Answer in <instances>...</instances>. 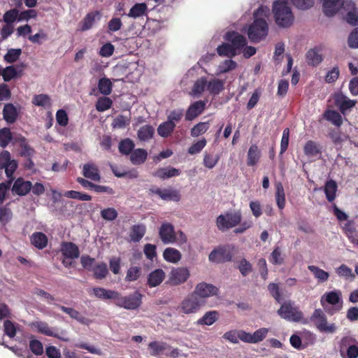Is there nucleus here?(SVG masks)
<instances>
[{
	"mask_svg": "<svg viewBox=\"0 0 358 358\" xmlns=\"http://www.w3.org/2000/svg\"><path fill=\"white\" fill-rule=\"evenodd\" d=\"M146 231V227L144 224H135L131 228L129 236L131 240L137 243L144 236Z\"/></svg>",
	"mask_w": 358,
	"mask_h": 358,
	"instance_id": "31",
	"label": "nucleus"
},
{
	"mask_svg": "<svg viewBox=\"0 0 358 358\" xmlns=\"http://www.w3.org/2000/svg\"><path fill=\"white\" fill-rule=\"evenodd\" d=\"M98 88L102 94L107 96L112 92L113 84L110 79L107 78H102L99 80Z\"/></svg>",
	"mask_w": 358,
	"mask_h": 358,
	"instance_id": "43",
	"label": "nucleus"
},
{
	"mask_svg": "<svg viewBox=\"0 0 358 358\" xmlns=\"http://www.w3.org/2000/svg\"><path fill=\"white\" fill-rule=\"evenodd\" d=\"M31 102L34 106H42L45 108H50L52 105L50 96L44 94L34 95L32 98Z\"/></svg>",
	"mask_w": 358,
	"mask_h": 358,
	"instance_id": "38",
	"label": "nucleus"
},
{
	"mask_svg": "<svg viewBox=\"0 0 358 358\" xmlns=\"http://www.w3.org/2000/svg\"><path fill=\"white\" fill-rule=\"evenodd\" d=\"M206 143L207 141L204 138H203L201 140H199L196 143H193L188 148V153L190 155L199 153L203 150V148L206 145Z\"/></svg>",
	"mask_w": 358,
	"mask_h": 358,
	"instance_id": "62",
	"label": "nucleus"
},
{
	"mask_svg": "<svg viewBox=\"0 0 358 358\" xmlns=\"http://www.w3.org/2000/svg\"><path fill=\"white\" fill-rule=\"evenodd\" d=\"M206 108V102L204 101H196L192 103L187 110L185 114V120L191 121L201 115Z\"/></svg>",
	"mask_w": 358,
	"mask_h": 358,
	"instance_id": "17",
	"label": "nucleus"
},
{
	"mask_svg": "<svg viewBox=\"0 0 358 358\" xmlns=\"http://www.w3.org/2000/svg\"><path fill=\"white\" fill-rule=\"evenodd\" d=\"M32 188V183L25 180L23 178H17L13 182L11 188L13 194L20 196L28 194Z\"/></svg>",
	"mask_w": 358,
	"mask_h": 358,
	"instance_id": "14",
	"label": "nucleus"
},
{
	"mask_svg": "<svg viewBox=\"0 0 358 358\" xmlns=\"http://www.w3.org/2000/svg\"><path fill=\"white\" fill-rule=\"evenodd\" d=\"M149 195L157 194L162 200L179 201L180 200V194L178 190L172 188L160 189L152 187L148 190Z\"/></svg>",
	"mask_w": 358,
	"mask_h": 358,
	"instance_id": "10",
	"label": "nucleus"
},
{
	"mask_svg": "<svg viewBox=\"0 0 358 358\" xmlns=\"http://www.w3.org/2000/svg\"><path fill=\"white\" fill-rule=\"evenodd\" d=\"M31 243L39 250L45 248L48 245V237L43 232H34L30 237Z\"/></svg>",
	"mask_w": 358,
	"mask_h": 358,
	"instance_id": "25",
	"label": "nucleus"
},
{
	"mask_svg": "<svg viewBox=\"0 0 358 358\" xmlns=\"http://www.w3.org/2000/svg\"><path fill=\"white\" fill-rule=\"evenodd\" d=\"M83 175L86 178L95 182L101 180V175L98 166L93 163H87L83 165Z\"/></svg>",
	"mask_w": 358,
	"mask_h": 358,
	"instance_id": "20",
	"label": "nucleus"
},
{
	"mask_svg": "<svg viewBox=\"0 0 358 358\" xmlns=\"http://www.w3.org/2000/svg\"><path fill=\"white\" fill-rule=\"evenodd\" d=\"M219 159L220 157L218 155L213 156L210 154L206 153L203 155V164L206 168L211 169L216 166Z\"/></svg>",
	"mask_w": 358,
	"mask_h": 358,
	"instance_id": "59",
	"label": "nucleus"
},
{
	"mask_svg": "<svg viewBox=\"0 0 358 358\" xmlns=\"http://www.w3.org/2000/svg\"><path fill=\"white\" fill-rule=\"evenodd\" d=\"M64 196L68 198L74 199L79 201H89L92 200V196L90 195L75 190H69L66 192L64 193Z\"/></svg>",
	"mask_w": 358,
	"mask_h": 358,
	"instance_id": "53",
	"label": "nucleus"
},
{
	"mask_svg": "<svg viewBox=\"0 0 358 358\" xmlns=\"http://www.w3.org/2000/svg\"><path fill=\"white\" fill-rule=\"evenodd\" d=\"M289 128H285L283 130L282 136L280 141V150L279 153V157H282L284 152H286V150L288 148L289 145Z\"/></svg>",
	"mask_w": 358,
	"mask_h": 358,
	"instance_id": "56",
	"label": "nucleus"
},
{
	"mask_svg": "<svg viewBox=\"0 0 358 358\" xmlns=\"http://www.w3.org/2000/svg\"><path fill=\"white\" fill-rule=\"evenodd\" d=\"M219 289L215 285L205 282L197 284L193 292L202 299L217 295Z\"/></svg>",
	"mask_w": 358,
	"mask_h": 358,
	"instance_id": "13",
	"label": "nucleus"
},
{
	"mask_svg": "<svg viewBox=\"0 0 358 358\" xmlns=\"http://www.w3.org/2000/svg\"><path fill=\"white\" fill-rule=\"evenodd\" d=\"M269 262L274 265H281L284 263V257L280 247H275L271 253Z\"/></svg>",
	"mask_w": 358,
	"mask_h": 358,
	"instance_id": "49",
	"label": "nucleus"
},
{
	"mask_svg": "<svg viewBox=\"0 0 358 358\" xmlns=\"http://www.w3.org/2000/svg\"><path fill=\"white\" fill-rule=\"evenodd\" d=\"M324 299L331 305H336L341 300V294L335 291L326 292L322 297L321 301L322 302Z\"/></svg>",
	"mask_w": 358,
	"mask_h": 358,
	"instance_id": "51",
	"label": "nucleus"
},
{
	"mask_svg": "<svg viewBox=\"0 0 358 358\" xmlns=\"http://www.w3.org/2000/svg\"><path fill=\"white\" fill-rule=\"evenodd\" d=\"M343 0H323V12L328 17L334 16L343 5Z\"/></svg>",
	"mask_w": 358,
	"mask_h": 358,
	"instance_id": "21",
	"label": "nucleus"
},
{
	"mask_svg": "<svg viewBox=\"0 0 358 358\" xmlns=\"http://www.w3.org/2000/svg\"><path fill=\"white\" fill-rule=\"evenodd\" d=\"M225 39L231 43L237 52L247 45L245 37L236 31L227 32L225 36Z\"/></svg>",
	"mask_w": 358,
	"mask_h": 358,
	"instance_id": "15",
	"label": "nucleus"
},
{
	"mask_svg": "<svg viewBox=\"0 0 358 358\" xmlns=\"http://www.w3.org/2000/svg\"><path fill=\"white\" fill-rule=\"evenodd\" d=\"M22 69L17 71L16 69L13 66H9L3 69L2 76L6 82L10 81L11 79L20 77L22 74Z\"/></svg>",
	"mask_w": 358,
	"mask_h": 358,
	"instance_id": "44",
	"label": "nucleus"
},
{
	"mask_svg": "<svg viewBox=\"0 0 358 358\" xmlns=\"http://www.w3.org/2000/svg\"><path fill=\"white\" fill-rule=\"evenodd\" d=\"M148 157V152L143 148L134 150L130 154V161L134 165L143 164Z\"/></svg>",
	"mask_w": 358,
	"mask_h": 358,
	"instance_id": "26",
	"label": "nucleus"
},
{
	"mask_svg": "<svg viewBox=\"0 0 358 358\" xmlns=\"http://www.w3.org/2000/svg\"><path fill=\"white\" fill-rule=\"evenodd\" d=\"M275 199L278 207L282 210L285 206V194L282 184L279 183L276 187Z\"/></svg>",
	"mask_w": 358,
	"mask_h": 358,
	"instance_id": "52",
	"label": "nucleus"
},
{
	"mask_svg": "<svg viewBox=\"0 0 358 358\" xmlns=\"http://www.w3.org/2000/svg\"><path fill=\"white\" fill-rule=\"evenodd\" d=\"M205 303L206 300L199 297L192 292L184 298L179 308L184 314H192L197 313Z\"/></svg>",
	"mask_w": 358,
	"mask_h": 358,
	"instance_id": "4",
	"label": "nucleus"
},
{
	"mask_svg": "<svg viewBox=\"0 0 358 358\" xmlns=\"http://www.w3.org/2000/svg\"><path fill=\"white\" fill-rule=\"evenodd\" d=\"M264 12V9L260 7L254 13L255 20L248 30V38L252 43H259L268 34V26L266 20L259 17Z\"/></svg>",
	"mask_w": 358,
	"mask_h": 358,
	"instance_id": "2",
	"label": "nucleus"
},
{
	"mask_svg": "<svg viewBox=\"0 0 358 358\" xmlns=\"http://www.w3.org/2000/svg\"><path fill=\"white\" fill-rule=\"evenodd\" d=\"M117 211L114 208H107L101 211V217L107 221H113L117 217Z\"/></svg>",
	"mask_w": 358,
	"mask_h": 358,
	"instance_id": "63",
	"label": "nucleus"
},
{
	"mask_svg": "<svg viewBox=\"0 0 358 358\" xmlns=\"http://www.w3.org/2000/svg\"><path fill=\"white\" fill-rule=\"evenodd\" d=\"M232 257L233 248L229 245L219 246L215 248L208 256L210 262L217 264L231 262Z\"/></svg>",
	"mask_w": 358,
	"mask_h": 358,
	"instance_id": "7",
	"label": "nucleus"
},
{
	"mask_svg": "<svg viewBox=\"0 0 358 358\" xmlns=\"http://www.w3.org/2000/svg\"><path fill=\"white\" fill-rule=\"evenodd\" d=\"M218 319V313L215 310L208 311L198 320L197 324L200 325H212Z\"/></svg>",
	"mask_w": 358,
	"mask_h": 358,
	"instance_id": "37",
	"label": "nucleus"
},
{
	"mask_svg": "<svg viewBox=\"0 0 358 358\" xmlns=\"http://www.w3.org/2000/svg\"><path fill=\"white\" fill-rule=\"evenodd\" d=\"M315 325L322 333L332 334L336 330V324L329 323L326 315L320 309L315 310Z\"/></svg>",
	"mask_w": 358,
	"mask_h": 358,
	"instance_id": "8",
	"label": "nucleus"
},
{
	"mask_svg": "<svg viewBox=\"0 0 358 358\" xmlns=\"http://www.w3.org/2000/svg\"><path fill=\"white\" fill-rule=\"evenodd\" d=\"M175 127V122L167 120L159 125L157 128L158 134L162 137L166 138L172 134Z\"/></svg>",
	"mask_w": 358,
	"mask_h": 358,
	"instance_id": "35",
	"label": "nucleus"
},
{
	"mask_svg": "<svg viewBox=\"0 0 358 358\" xmlns=\"http://www.w3.org/2000/svg\"><path fill=\"white\" fill-rule=\"evenodd\" d=\"M94 276L96 279H103L106 277L108 273V270L107 268V265L106 263L102 262L98 265H96L94 269Z\"/></svg>",
	"mask_w": 358,
	"mask_h": 358,
	"instance_id": "54",
	"label": "nucleus"
},
{
	"mask_svg": "<svg viewBox=\"0 0 358 358\" xmlns=\"http://www.w3.org/2000/svg\"><path fill=\"white\" fill-rule=\"evenodd\" d=\"M224 80L213 79L207 82V90L210 94L217 95L224 90Z\"/></svg>",
	"mask_w": 358,
	"mask_h": 358,
	"instance_id": "32",
	"label": "nucleus"
},
{
	"mask_svg": "<svg viewBox=\"0 0 358 358\" xmlns=\"http://www.w3.org/2000/svg\"><path fill=\"white\" fill-rule=\"evenodd\" d=\"M93 293L96 297L103 300L113 299L115 301L117 295V291L106 289L102 287L93 288Z\"/></svg>",
	"mask_w": 358,
	"mask_h": 358,
	"instance_id": "30",
	"label": "nucleus"
},
{
	"mask_svg": "<svg viewBox=\"0 0 358 358\" xmlns=\"http://www.w3.org/2000/svg\"><path fill=\"white\" fill-rule=\"evenodd\" d=\"M30 350L36 355H41L43 353V345L42 343L36 339H31L29 345Z\"/></svg>",
	"mask_w": 358,
	"mask_h": 358,
	"instance_id": "61",
	"label": "nucleus"
},
{
	"mask_svg": "<svg viewBox=\"0 0 358 358\" xmlns=\"http://www.w3.org/2000/svg\"><path fill=\"white\" fill-rule=\"evenodd\" d=\"M34 326L37 329V331L42 334L57 338H60L58 329L50 327L45 322H36L34 323Z\"/></svg>",
	"mask_w": 358,
	"mask_h": 358,
	"instance_id": "23",
	"label": "nucleus"
},
{
	"mask_svg": "<svg viewBox=\"0 0 358 358\" xmlns=\"http://www.w3.org/2000/svg\"><path fill=\"white\" fill-rule=\"evenodd\" d=\"M181 171L174 167L167 166L157 169L153 173V176L162 180H166L172 177L178 176Z\"/></svg>",
	"mask_w": 358,
	"mask_h": 358,
	"instance_id": "22",
	"label": "nucleus"
},
{
	"mask_svg": "<svg viewBox=\"0 0 358 358\" xmlns=\"http://www.w3.org/2000/svg\"><path fill=\"white\" fill-rule=\"evenodd\" d=\"M3 119L8 123H13L16 121L18 113L13 103H6L3 110Z\"/></svg>",
	"mask_w": 358,
	"mask_h": 358,
	"instance_id": "27",
	"label": "nucleus"
},
{
	"mask_svg": "<svg viewBox=\"0 0 358 358\" xmlns=\"http://www.w3.org/2000/svg\"><path fill=\"white\" fill-rule=\"evenodd\" d=\"M345 20L351 25H358V8H355L348 12L345 15Z\"/></svg>",
	"mask_w": 358,
	"mask_h": 358,
	"instance_id": "64",
	"label": "nucleus"
},
{
	"mask_svg": "<svg viewBox=\"0 0 358 358\" xmlns=\"http://www.w3.org/2000/svg\"><path fill=\"white\" fill-rule=\"evenodd\" d=\"M155 129L152 126L146 124L142 126L138 131L137 136L140 141H148L153 137Z\"/></svg>",
	"mask_w": 358,
	"mask_h": 358,
	"instance_id": "34",
	"label": "nucleus"
},
{
	"mask_svg": "<svg viewBox=\"0 0 358 358\" xmlns=\"http://www.w3.org/2000/svg\"><path fill=\"white\" fill-rule=\"evenodd\" d=\"M62 255L67 259H77L80 256L78 247L73 242H62L61 244Z\"/></svg>",
	"mask_w": 358,
	"mask_h": 358,
	"instance_id": "19",
	"label": "nucleus"
},
{
	"mask_svg": "<svg viewBox=\"0 0 358 358\" xmlns=\"http://www.w3.org/2000/svg\"><path fill=\"white\" fill-rule=\"evenodd\" d=\"M261 157L260 150L256 144L252 145L248 152L247 164L249 166L256 165L259 161Z\"/></svg>",
	"mask_w": 358,
	"mask_h": 358,
	"instance_id": "28",
	"label": "nucleus"
},
{
	"mask_svg": "<svg viewBox=\"0 0 358 358\" xmlns=\"http://www.w3.org/2000/svg\"><path fill=\"white\" fill-rule=\"evenodd\" d=\"M22 54V50L20 48L17 49H9L7 52V53L4 56V59L8 63H13L16 62L20 56Z\"/></svg>",
	"mask_w": 358,
	"mask_h": 358,
	"instance_id": "57",
	"label": "nucleus"
},
{
	"mask_svg": "<svg viewBox=\"0 0 358 358\" xmlns=\"http://www.w3.org/2000/svg\"><path fill=\"white\" fill-rule=\"evenodd\" d=\"M268 333V329L262 327L253 334L243 330H230L224 333L223 338L231 343H238V341L247 343H258L264 341Z\"/></svg>",
	"mask_w": 358,
	"mask_h": 358,
	"instance_id": "1",
	"label": "nucleus"
},
{
	"mask_svg": "<svg viewBox=\"0 0 358 358\" xmlns=\"http://www.w3.org/2000/svg\"><path fill=\"white\" fill-rule=\"evenodd\" d=\"M304 155L302 156L301 162L303 163V170L309 182H313L310 178V172L312 170L311 162L313 157V141H308L303 148Z\"/></svg>",
	"mask_w": 358,
	"mask_h": 358,
	"instance_id": "11",
	"label": "nucleus"
},
{
	"mask_svg": "<svg viewBox=\"0 0 358 358\" xmlns=\"http://www.w3.org/2000/svg\"><path fill=\"white\" fill-rule=\"evenodd\" d=\"M135 144L130 138H125L119 143L118 149L121 154L124 155H130L134 150Z\"/></svg>",
	"mask_w": 358,
	"mask_h": 358,
	"instance_id": "40",
	"label": "nucleus"
},
{
	"mask_svg": "<svg viewBox=\"0 0 358 358\" xmlns=\"http://www.w3.org/2000/svg\"><path fill=\"white\" fill-rule=\"evenodd\" d=\"M142 299L143 294L138 291L127 296H122L117 292L114 303L117 306L127 310H136L141 306Z\"/></svg>",
	"mask_w": 358,
	"mask_h": 358,
	"instance_id": "3",
	"label": "nucleus"
},
{
	"mask_svg": "<svg viewBox=\"0 0 358 358\" xmlns=\"http://www.w3.org/2000/svg\"><path fill=\"white\" fill-rule=\"evenodd\" d=\"M217 52L220 56H227L229 57H235L238 53L233 48L231 43H224L217 48Z\"/></svg>",
	"mask_w": 358,
	"mask_h": 358,
	"instance_id": "39",
	"label": "nucleus"
},
{
	"mask_svg": "<svg viewBox=\"0 0 358 358\" xmlns=\"http://www.w3.org/2000/svg\"><path fill=\"white\" fill-rule=\"evenodd\" d=\"M101 14L98 10L88 13L79 23L78 31H85L92 29L96 20H99Z\"/></svg>",
	"mask_w": 358,
	"mask_h": 358,
	"instance_id": "16",
	"label": "nucleus"
},
{
	"mask_svg": "<svg viewBox=\"0 0 358 358\" xmlns=\"http://www.w3.org/2000/svg\"><path fill=\"white\" fill-rule=\"evenodd\" d=\"M141 267L131 266L127 271L125 281L130 282L137 280L141 277Z\"/></svg>",
	"mask_w": 358,
	"mask_h": 358,
	"instance_id": "48",
	"label": "nucleus"
},
{
	"mask_svg": "<svg viewBox=\"0 0 358 358\" xmlns=\"http://www.w3.org/2000/svg\"><path fill=\"white\" fill-rule=\"evenodd\" d=\"M334 103L337 106L342 114L353 108L356 104V101L348 99L343 94H336L334 96Z\"/></svg>",
	"mask_w": 358,
	"mask_h": 358,
	"instance_id": "18",
	"label": "nucleus"
},
{
	"mask_svg": "<svg viewBox=\"0 0 358 358\" xmlns=\"http://www.w3.org/2000/svg\"><path fill=\"white\" fill-rule=\"evenodd\" d=\"M147 10V6L145 3H138L134 4L129 10L127 15L130 17L137 18L143 16Z\"/></svg>",
	"mask_w": 358,
	"mask_h": 358,
	"instance_id": "42",
	"label": "nucleus"
},
{
	"mask_svg": "<svg viewBox=\"0 0 358 358\" xmlns=\"http://www.w3.org/2000/svg\"><path fill=\"white\" fill-rule=\"evenodd\" d=\"M165 278V272L161 268L152 271L148 277V285L150 287L159 285Z\"/></svg>",
	"mask_w": 358,
	"mask_h": 358,
	"instance_id": "24",
	"label": "nucleus"
},
{
	"mask_svg": "<svg viewBox=\"0 0 358 358\" xmlns=\"http://www.w3.org/2000/svg\"><path fill=\"white\" fill-rule=\"evenodd\" d=\"M18 18L19 10L17 8H13L6 11L3 16V20L6 24H12Z\"/></svg>",
	"mask_w": 358,
	"mask_h": 358,
	"instance_id": "58",
	"label": "nucleus"
},
{
	"mask_svg": "<svg viewBox=\"0 0 358 358\" xmlns=\"http://www.w3.org/2000/svg\"><path fill=\"white\" fill-rule=\"evenodd\" d=\"M325 118L334 124L335 126L339 127L343 124V118L341 115L335 110H327L324 114Z\"/></svg>",
	"mask_w": 358,
	"mask_h": 358,
	"instance_id": "46",
	"label": "nucleus"
},
{
	"mask_svg": "<svg viewBox=\"0 0 358 358\" xmlns=\"http://www.w3.org/2000/svg\"><path fill=\"white\" fill-rule=\"evenodd\" d=\"M113 104L112 100L107 96H102L98 99L96 103V108L99 112L109 109Z\"/></svg>",
	"mask_w": 358,
	"mask_h": 358,
	"instance_id": "55",
	"label": "nucleus"
},
{
	"mask_svg": "<svg viewBox=\"0 0 358 358\" xmlns=\"http://www.w3.org/2000/svg\"><path fill=\"white\" fill-rule=\"evenodd\" d=\"M167 346L168 345L164 342L152 341L148 344L150 354L153 357H160Z\"/></svg>",
	"mask_w": 358,
	"mask_h": 358,
	"instance_id": "33",
	"label": "nucleus"
},
{
	"mask_svg": "<svg viewBox=\"0 0 358 358\" xmlns=\"http://www.w3.org/2000/svg\"><path fill=\"white\" fill-rule=\"evenodd\" d=\"M17 166V162L15 159H11L6 167L4 168L6 176L8 178L7 187H10L14 180L13 173L16 171Z\"/></svg>",
	"mask_w": 358,
	"mask_h": 358,
	"instance_id": "45",
	"label": "nucleus"
},
{
	"mask_svg": "<svg viewBox=\"0 0 358 358\" xmlns=\"http://www.w3.org/2000/svg\"><path fill=\"white\" fill-rule=\"evenodd\" d=\"M56 306H57L60 310H62L64 313H66L69 315L70 317L72 319L76 320L78 322L84 324L85 318V317L82 316L80 313L75 310L73 308L66 307L64 306H61L59 304H55Z\"/></svg>",
	"mask_w": 358,
	"mask_h": 358,
	"instance_id": "41",
	"label": "nucleus"
},
{
	"mask_svg": "<svg viewBox=\"0 0 358 358\" xmlns=\"http://www.w3.org/2000/svg\"><path fill=\"white\" fill-rule=\"evenodd\" d=\"M278 314L288 321L298 322L303 319V313L290 301H285L278 310Z\"/></svg>",
	"mask_w": 358,
	"mask_h": 358,
	"instance_id": "6",
	"label": "nucleus"
},
{
	"mask_svg": "<svg viewBox=\"0 0 358 358\" xmlns=\"http://www.w3.org/2000/svg\"><path fill=\"white\" fill-rule=\"evenodd\" d=\"M209 129V123L208 122H201L196 125H194L191 131L190 134L192 137H198L200 135L205 134L208 129Z\"/></svg>",
	"mask_w": 358,
	"mask_h": 358,
	"instance_id": "50",
	"label": "nucleus"
},
{
	"mask_svg": "<svg viewBox=\"0 0 358 358\" xmlns=\"http://www.w3.org/2000/svg\"><path fill=\"white\" fill-rule=\"evenodd\" d=\"M242 220L241 210H236L234 213H226L224 215H220L217 217V227L220 231L233 228L239 224Z\"/></svg>",
	"mask_w": 358,
	"mask_h": 358,
	"instance_id": "5",
	"label": "nucleus"
},
{
	"mask_svg": "<svg viewBox=\"0 0 358 358\" xmlns=\"http://www.w3.org/2000/svg\"><path fill=\"white\" fill-rule=\"evenodd\" d=\"M338 186L336 182L333 180L327 181L324 187L326 198L329 202H332L336 196Z\"/></svg>",
	"mask_w": 358,
	"mask_h": 358,
	"instance_id": "29",
	"label": "nucleus"
},
{
	"mask_svg": "<svg viewBox=\"0 0 358 358\" xmlns=\"http://www.w3.org/2000/svg\"><path fill=\"white\" fill-rule=\"evenodd\" d=\"M159 236L164 244L173 243L177 241L176 232L173 224L168 222L162 224L159 229Z\"/></svg>",
	"mask_w": 358,
	"mask_h": 358,
	"instance_id": "12",
	"label": "nucleus"
},
{
	"mask_svg": "<svg viewBox=\"0 0 358 358\" xmlns=\"http://www.w3.org/2000/svg\"><path fill=\"white\" fill-rule=\"evenodd\" d=\"M190 276L189 270L186 267H177L171 270L167 283L178 286L185 283Z\"/></svg>",
	"mask_w": 358,
	"mask_h": 358,
	"instance_id": "9",
	"label": "nucleus"
},
{
	"mask_svg": "<svg viewBox=\"0 0 358 358\" xmlns=\"http://www.w3.org/2000/svg\"><path fill=\"white\" fill-rule=\"evenodd\" d=\"M206 87H207V79L205 77L200 78L194 83L192 94L195 96H200L203 92Z\"/></svg>",
	"mask_w": 358,
	"mask_h": 358,
	"instance_id": "47",
	"label": "nucleus"
},
{
	"mask_svg": "<svg viewBox=\"0 0 358 358\" xmlns=\"http://www.w3.org/2000/svg\"><path fill=\"white\" fill-rule=\"evenodd\" d=\"M268 290L270 294L275 299L278 303H280L282 296L278 284L271 282L268 285Z\"/></svg>",
	"mask_w": 358,
	"mask_h": 358,
	"instance_id": "60",
	"label": "nucleus"
},
{
	"mask_svg": "<svg viewBox=\"0 0 358 358\" xmlns=\"http://www.w3.org/2000/svg\"><path fill=\"white\" fill-rule=\"evenodd\" d=\"M163 257L169 262L177 263L181 259V254L177 249L168 248L164 250Z\"/></svg>",
	"mask_w": 358,
	"mask_h": 358,
	"instance_id": "36",
	"label": "nucleus"
}]
</instances>
